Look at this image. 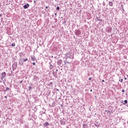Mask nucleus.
<instances>
[{
    "label": "nucleus",
    "mask_w": 128,
    "mask_h": 128,
    "mask_svg": "<svg viewBox=\"0 0 128 128\" xmlns=\"http://www.w3.org/2000/svg\"><path fill=\"white\" fill-rule=\"evenodd\" d=\"M66 62L67 64H70L72 62V58L74 57L66 58Z\"/></svg>",
    "instance_id": "1"
},
{
    "label": "nucleus",
    "mask_w": 128,
    "mask_h": 128,
    "mask_svg": "<svg viewBox=\"0 0 128 128\" xmlns=\"http://www.w3.org/2000/svg\"><path fill=\"white\" fill-rule=\"evenodd\" d=\"M1 80L4 82V79L6 76V72H3L0 74Z\"/></svg>",
    "instance_id": "2"
},
{
    "label": "nucleus",
    "mask_w": 128,
    "mask_h": 128,
    "mask_svg": "<svg viewBox=\"0 0 128 128\" xmlns=\"http://www.w3.org/2000/svg\"><path fill=\"white\" fill-rule=\"evenodd\" d=\"M57 64H58V66H64L66 64V62L64 61V64H62V60H58L57 62Z\"/></svg>",
    "instance_id": "3"
},
{
    "label": "nucleus",
    "mask_w": 128,
    "mask_h": 128,
    "mask_svg": "<svg viewBox=\"0 0 128 128\" xmlns=\"http://www.w3.org/2000/svg\"><path fill=\"white\" fill-rule=\"evenodd\" d=\"M74 58V56L72 54V52H69L66 54L65 58Z\"/></svg>",
    "instance_id": "4"
},
{
    "label": "nucleus",
    "mask_w": 128,
    "mask_h": 128,
    "mask_svg": "<svg viewBox=\"0 0 128 128\" xmlns=\"http://www.w3.org/2000/svg\"><path fill=\"white\" fill-rule=\"evenodd\" d=\"M58 70H56V72H53L52 74L56 78H58Z\"/></svg>",
    "instance_id": "5"
},
{
    "label": "nucleus",
    "mask_w": 128,
    "mask_h": 128,
    "mask_svg": "<svg viewBox=\"0 0 128 128\" xmlns=\"http://www.w3.org/2000/svg\"><path fill=\"white\" fill-rule=\"evenodd\" d=\"M82 34V31H80V30H77L75 32V34L76 36H80V34Z\"/></svg>",
    "instance_id": "6"
},
{
    "label": "nucleus",
    "mask_w": 128,
    "mask_h": 128,
    "mask_svg": "<svg viewBox=\"0 0 128 128\" xmlns=\"http://www.w3.org/2000/svg\"><path fill=\"white\" fill-rule=\"evenodd\" d=\"M24 8V10H26V8H30V4H24L23 6Z\"/></svg>",
    "instance_id": "7"
},
{
    "label": "nucleus",
    "mask_w": 128,
    "mask_h": 128,
    "mask_svg": "<svg viewBox=\"0 0 128 128\" xmlns=\"http://www.w3.org/2000/svg\"><path fill=\"white\" fill-rule=\"evenodd\" d=\"M24 60H22V58L20 59L19 61V64L20 66H24Z\"/></svg>",
    "instance_id": "8"
},
{
    "label": "nucleus",
    "mask_w": 128,
    "mask_h": 128,
    "mask_svg": "<svg viewBox=\"0 0 128 128\" xmlns=\"http://www.w3.org/2000/svg\"><path fill=\"white\" fill-rule=\"evenodd\" d=\"M12 68H18V63L16 62H15L12 64Z\"/></svg>",
    "instance_id": "9"
},
{
    "label": "nucleus",
    "mask_w": 128,
    "mask_h": 128,
    "mask_svg": "<svg viewBox=\"0 0 128 128\" xmlns=\"http://www.w3.org/2000/svg\"><path fill=\"white\" fill-rule=\"evenodd\" d=\"M32 60H33V62H36V58L34 56H33L31 57Z\"/></svg>",
    "instance_id": "10"
},
{
    "label": "nucleus",
    "mask_w": 128,
    "mask_h": 128,
    "mask_svg": "<svg viewBox=\"0 0 128 128\" xmlns=\"http://www.w3.org/2000/svg\"><path fill=\"white\" fill-rule=\"evenodd\" d=\"M43 124L44 128H46L48 126H50V124L48 122H45Z\"/></svg>",
    "instance_id": "11"
},
{
    "label": "nucleus",
    "mask_w": 128,
    "mask_h": 128,
    "mask_svg": "<svg viewBox=\"0 0 128 128\" xmlns=\"http://www.w3.org/2000/svg\"><path fill=\"white\" fill-rule=\"evenodd\" d=\"M83 128H88V124H82Z\"/></svg>",
    "instance_id": "12"
},
{
    "label": "nucleus",
    "mask_w": 128,
    "mask_h": 128,
    "mask_svg": "<svg viewBox=\"0 0 128 128\" xmlns=\"http://www.w3.org/2000/svg\"><path fill=\"white\" fill-rule=\"evenodd\" d=\"M106 30L108 32H112V28L110 27H108Z\"/></svg>",
    "instance_id": "13"
},
{
    "label": "nucleus",
    "mask_w": 128,
    "mask_h": 128,
    "mask_svg": "<svg viewBox=\"0 0 128 128\" xmlns=\"http://www.w3.org/2000/svg\"><path fill=\"white\" fill-rule=\"evenodd\" d=\"M49 64H50V70H52L54 68V66L52 65V63H50V62L49 63Z\"/></svg>",
    "instance_id": "14"
},
{
    "label": "nucleus",
    "mask_w": 128,
    "mask_h": 128,
    "mask_svg": "<svg viewBox=\"0 0 128 128\" xmlns=\"http://www.w3.org/2000/svg\"><path fill=\"white\" fill-rule=\"evenodd\" d=\"M4 92H10V88H8V87H7L6 88V90H4Z\"/></svg>",
    "instance_id": "15"
},
{
    "label": "nucleus",
    "mask_w": 128,
    "mask_h": 128,
    "mask_svg": "<svg viewBox=\"0 0 128 128\" xmlns=\"http://www.w3.org/2000/svg\"><path fill=\"white\" fill-rule=\"evenodd\" d=\"M98 123L97 122L96 123L94 124L95 126H96L97 128H100V124H98Z\"/></svg>",
    "instance_id": "16"
},
{
    "label": "nucleus",
    "mask_w": 128,
    "mask_h": 128,
    "mask_svg": "<svg viewBox=\"0 0 128 128\" xmlns=\"http://www.w3.org/2000/svg\"><path fill=\"white\" fill-rule=\"evenodd\" d=\"M109 6H114V3H112V2H109Z\"/></svg>",
    "instance_id": "17"
},
{
    "label": "nucleus",
    "mask_w": 128,
    "mask_h": 128,
    "mask_svg": "<svg viewBox=\"0 0 128 128\" xmlns=\"http://www.w3.org/2000/svg\"><path fill=\"white\" fill-rule=\"evenodd\" d=\"M22 60L24 62H28V58H22Z\"/></svg>",
    "instance_id": "18"
},
{
    "label": "nucleus",
    "mask_w": 128,
    "mask_h": 128,
    "mask_svg": "<svg viewBox=\"0 0 128 128\" xmlns=\"http://www.w3.org/2000/svg\"><path fill=\"white\" fill-rule=\"evenodd\" d=\"M126 104H128V100H124V102H122V104L124 105Z\"/></svg>",
    "instance_id": "19"
},
{
    "label": "nucleus",
    "mask_w": 128,
    "mask_h": 128,
    "mask_svg": "<svg viewBox=\"0 0 128 128\" xmlns=\"http://www.w3.org/2000/svg\"><path fill=\"white\" fill-rule=\"evenodd\" d=\"M61 124L64 126L66 124V122H64V121H61Z\"/></svg>",
    "instance_id": "20"
},
{
    "label": "nucleus",
    "mask_w": 128,
    "mask_h": 128,
    "mask_svg": "<svg viewBox=\"0 0 128 128\" xmlns=\"http://www.w3.org/2000/svg\"><path fill=\"white\" fill-rule=\"evenodd\" d=\"M97 20H98V22H102V20L100 19V18H97Z\"/></svg>",
    "instance_id": "21"
},
{
    "label": "nucleus",
    "mask_w": 128,
    "mask_h": 128,
    "mask_svg": "<svg viewBox=\"0 0 128 128\" xmlns=\"http://www.w3.org/2000/svg\"><path fill=\"white\" fill-rule=\"evenodd\" d=\"M119 78H120L119 82H122V78H120V76Z\"/></svg>",
    "instance_id": "22"
},
{
    "label": "nucleus",
    "mask_w": 128,
    "mask_h": 128,
    "mask_svg": "<svg viewBox=\"0 0 128 128\" xmlns=\"http://www.w3.org/2000/svg\"><path fill=\"white\" fill-rule=\"evenodd\" d=\"M11 46H16V43H12Z\"/></svg>",
    "instance_id": "23"
},
{
    "label": "nucleus",
    "mask_w": 128,
    "mask_h": 128,
    "mask_svg": "<svg viewBox=\"0 0 128 128\" xmlns=\"http://www.w3.org/2000/svg\"><path fill=\"white\" fill-rule=\"evenodd\" d=\"M56 10H60V7L58 6L56 8Z\"/></svg>",
    "instance_id": "24"
},
{
    "label": "nucleus",
    "mask_w": 128,
    "mask_h": 128,
    "mask_svg": "<svg viewBox=\"0 0 128 128\" xmlns=\"http://www.w3.org/2000/svg\"><path fill=\"white\" fill-rule=\"evenodd\" d=\"M28 88H29V90H32V86H30L28 87Z\"/></svg>",
    "instance_id": "25"
},
{
    "label": "nucleus",
    "mask_w": 128,
    "mask_h": 128,
    "mask_svg": "<svg viewBox=\"0 0 128 128\" xmlns=\"http://www.w3.org/2000/svg\"><path fill=\"white\" fill-rule=\"evenodd\" d=\"M63 24H66V19L64 20V22H63Z\"/></svg>",
    "instance_id": "26"
},
{
    "label": "nucleus",
    "mask_w": 128,
    "mask_h": 128,
    "mask_svg": "<svg viewBox=\"0 0 128 128\" xmlns=\"http://www.w3.org/2000/svg\"><path fill=\"white\" fill-rule=\"evenodd\" d=\"M110 110H108L107 114H110Z\"/></svg>",
    "instance_id": "27"
},
{
    "label": "nucleus",
    "mask_w": 128,
    "mask_h": 128,
    "mask_svg": "<svg viewBox=\"0 0 128 128\" xmlns=\"http://www.w3.org/2000/svg\"><path fill=\"white\" fill-rule=\"evenodd\" d=\"M54 20H55V22H58V19L54 18Z\"/></svg>",
    "instance_id": "28"
},
{
    "label": "nucleus",
    "mask_w": 128,
    "mask_h": 128,
    "mask_svg": "<svg viewBox=\"0 0 128 128\" xmlns=\"http://www.w3.org/2000/svg\"><path fill=\"white\" fill-rule=\"evenodd\" d=\"M32 64H33V66H36V62H34L33 63H32Z\"/></svg>",
    "instance_id": "29"
},
{
    "label": "nucleus",
    "mask_w": 128,
    "mask_h": 128,
    "mask_svg": "<svg viewBox=\"0 0 128 128\" xmlns=\"http://www.w3.org/2000/svg\"><path fill=\"white\" fill-rule=\"evenodd\" d=\"M92 78L91 77H90L89 78H88V80H92Z\"/></svg>",
    "instance_id": "30"
},
{
    "label": "nucleus",
    "mask_w": 128,
    "mask_h": 128,
    "mask_svg": "<svg viewBox=\"0 0 128 128\" xmlns=\"http://www.w3.org/2000/svg\"><path fill=\"white\" fill-rule=\"evenodd\" d=\"M122 8L123 10H124V6H123V5H122Z\"/></svg>",
    "instance_id": "31"
},
{
    "label": "nucleus",
    "mask_w": 128,
    "mask_h": 128,
    "mask_svg": "<svg viewBox=\"0 0 128 128\" xmlns=\"http://www.w3.org/2000/svg\"><path fill=\"white\" fill-rule=\"evenodd\" d=\"M56 14H56V13H55V14H54V16H55L54 18H56Z\"/></svg>",
    "instance_id": "32"
},
{
    "label": "nucleus",
    "mask_w": 128,
    "mask_h": 128,
    "mask_svg": "<svg viewBox=\"0 0 128 128\" xmlns=\"http://www.w3.org/2000/svg\"><path fill=\"white\" fill-rule=\"evenodd\" d=\"M108 108H110V109L112 108V106H109Z\"/></svg>",
    "instance_id": "33"
},
{
    "label": "nucleus",
    "mask_w": 128,
    "mask_h": 128,
    "mask_svg": "<svg viewBox=\"0 0 128 128\" xmlns=\"http://www.w3.org/2000/svg\"><path fill=\"white\" fill-rule=\"evenodd\" d=\"M122 92H124V90H122Z\"/></svg>",
    "instance_id": "34"
},
{
    "label": "nucleus",
    "mask_w": 128,
    "mask_h": 128,
    "mask_svg": "<svg viewBox=\"0 0 128 128\" xmlns=\"http://www.w3.org/2000/svg\"><path fill=\"white\" fill-rule=\"evenodd\" d=\"M4 98H8V96H4Z\"/></svg>",
    "instance_id": "35"
},
{
    "label": "nucleus",
    "mask_w": 128,
    "mask_h": 128,
    "mask_svg": "<svg viewBox=\"0 0 128 128\" xmlns=\"http://www.w3.org/2000/svg\"><path fill=\"white\" fill-rule=\"evenodd\" d=\"M46 9L48 8V6H46Z\"/></svg>",
    "instance_id": "36"
},
{
    "label": "nucleus",
    "mask_w": 128,
    "mask_h": 128,
    "mask_svg": "<svg viewBox=\"0 0 128 128\" xmlns=\"http://www.w3.org/2000/svg\"><path fill=\"white\" fill-rule=\"evenodd\" d=\"M102 82H104V80H102Z\"/></svg>",
    "instance_id": "37"
},
{
    "label": "nucleus",
    "mask_w": 128,
    "mask_h": 128,
    "mask_svg": "<svg viewBox=\"0 0 128 128\" xmlns=\"http://www.w3.org/2000/svg\"><path fill=\"white\" fill-rule=\"evenodd\" d=\"M22 80H21L20 82V84H22Z\"/></svg>",
    "instance_id": "38"
},
{
    "label": "nucleus",
    "mask_w": 128,
    "mask_h": 128,
    "mask_svg": "<svg viewBox=\"0 0 128 128\" xmlns=\"http://www.w3.org/2000/svg\"><path fill=\"white\" fill-rule=\"evenodd\" d=\"M125 80H127L126 78H124Z\"/></svg>",
    "instance_id": "39"
},
{
    "label": "nucleus",
    "mask_w": 128,
    "mask_h": 128,
    "mask_svg": "<svg viewBox=\"0 0 128 128\" xmlns=\"http://www.w3.org/2000/svg\"><path fill=\"white\" fill-rule=\"evenodd\" d=\"M50 84H52V82H51Z\"/></svg>",
    "instance_id": "40"
},
{
    "label": "nucleus",
    "mask_w": 128,
    "mask_h": 128,
    "mask_svg": "<svg viewBox=\"0 0 128 128\" xmlns=\"http://www.w3.org/2000/svg\"><path fill=\"white\" fill-rule=\"evenodd\" d=\"M90 92H92V90L91 89V90H90Z\"/></svg>",
    "instance_id": "41"
},
{
    "label": "nucleus",
    "mask_w": 128,
    "mask_h": 128,
    "mask_svg": "<svg viewBox=\"0 0 128 128\" xmlns=\"http://www.w3.org/2000/svg\"><path fill=\"white\" fill-rule=\"evenodd\" d=\"M126 106H128V104H126Z\"/></svg>",
    "instance_id": "42"
},
{
    "label": "nucleus",
    "mask_w": 128,
    "mask_h": 128,
    "mask_svg": "<svg viewBox=\"0 0 128 128\" xmlns=\"http://www.w3.org/2000/svg\"><path fill=\"white\" fill-rule=\"evenodd\" d=\"M112 112V110H111V112Z\"/></svg>",
    "instance_id": "43"
},
{
    "label": "nucleus",
    "mask_w": 128,
    "mask_h": 128,
    "mask_svg": "<svg viewBox=\"0 0 128 128\" xmlns=\"http://www.w3.org/2000/svg\"><path fill=\"white\" fill-rule=\"evenodd\" d=\"M105 112H108V110H106Z\"/></svg>",
    "instance_id": "44"
},
{
    "label": "nucleus",
    "mask_w": 128,
    "mask_h": 128,
    "mask_svg": "<svg viewBox=\"0 0 128 128\" xmlns=\"http://www.w3.org/2000/svg\"><path fill=\"white\" fill-rule=\"evenodd\" d=\"M51 58H54V56H52Z\"/></svg>",
    "instance_id": "45"
},
{
    "label": "nucleus",
    "mask_w": 128,
    "mask_h": 128,
    "mask_svg": "<svg viewBox=\"0 0 128 128\" xmlns=\"http://www.w3.org/2000/svg\"><path fill=\"white\" fill-rule=\"evenodd\" d=\"M50 94V92H48V94Z\"/></svg>",
    "instance_id": "46"
},
{
    "label": "nucleus",
    "mask_w": 128,
    "mask_h": 128,
    "mask_svg": "<svg viewBox=\"0 0 128 128\" xmlns=\"http://www.w3.org/2000/svg\"><path fill=\"white\" fill-rule=\"evenodd\" d=\"M57 90L58 91V89H57Z\"/></svg>",
    "instance_id": "47"
},
{
    "label": "nucleus",
    "mask_w": 128,
    "mask_h": 128,
    "mask_svg": "<svg viewBox=\"0 0 128 128\" xmlns=\"http://www.w3.org/2000/svg\"><path fill=\"white\" fill-rule=\"evenodd\" d=\"M2 16V14H0V16Z\"/></svg>",
    "instance_id": "48"
},
{
    "label": "nucleus",
    "mask_w": 128,
    "mask_h": 128,
    "mask_svg": "<svg viewBox=\"0 0 128 128\" xmlns=\"http://www.w3.org/2000/svg\"><path fill=\"white\" fill-rule=\"evenodd\" d=\"M44 114H46V112H44Z\"/></svg>",
    "instance_id": "49"
},
{
    "label": "nucleus",
    "mask_w": 128,
    "mask_h": 128,
    "mask_svg": "<svg viewBox=\"0 0 128 128\" xmlns=\"http://www.w3.org/2000/svg\"><path fill=\"white\" fill-rule=\"evenodd\" d=\"M127 77L128 76V75H126Z\"/></svg>",
    "instance_id": "50"
},
{
    "label": "nucleus",
    "mask_w": 128,
    "mask_h": 128,
    "mask_svg": "<svg viewBox=\"0 0 128 128\" xmlns=\"http://www.w3.org/2000/svg\"><path fill=\"white\" fill-rule=\"evenodd\" d=\"M61 18H62V17Z\"/></svg>",
    "instance_id": "51"
}]
</instances>
